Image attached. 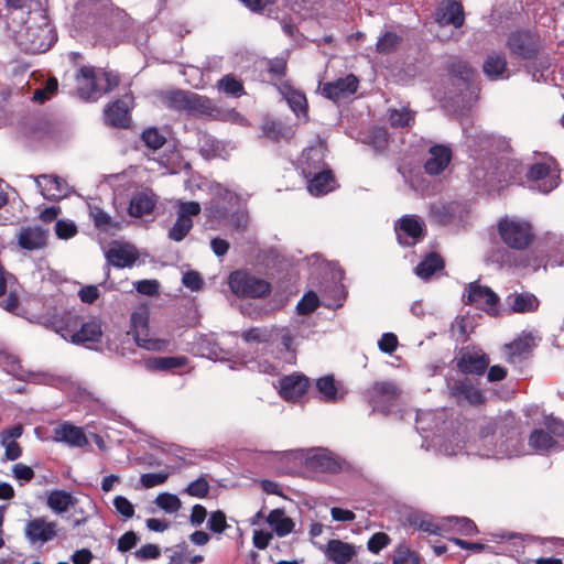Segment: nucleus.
Returning <instances> with one entry per match:
<instances>
[{"label":"nucleus","mask_w":564,"mask_h":564,"mask_svg":"<svg viewBox=\"0 0 564 564\" xmlns=\"http://www.w3.org/2000/svg\"><path fill=\"white\" fill-rule=\"evenodd\" d=\"M520 421L512 413L479 423L478 455L487 458H506L522 454Z\"/></svg>","instance_id":"nucleus-1"},{"label":"nucleus","mask_w":564,"mask_h":564,"mask_svg":"<svg viewBox=\"0 0 564 564\" xmlns=\"http://www.w3.org/2000/svg\"><path fill=\"white\" fill-rule=\"evenodd\" d=\"M75 79L77 94L85 100H97L119 84L116 74L94 66H82Z\"/></svg>","instance_id":"nucleus-2"},{"label":"nucleus","mask_w":564,"mask_h":564,"mask_svg":"<svg viewBox=\"0 0 564 564\" xmlns=\"http://www.w3.org/2000/svg\"><path fill=\"white\" fill-rule=\"evenodd\" d=\"M76 317L70 313L65 314L62 317L54 316L46 318L43 324L46 327H51L57 334H61L63 338L70 339L74 344L85 343H97L102 336L101 322L93 317L88 322L84 323L79 330L73 332L69 328V323L75 322Z\"/></svg>","instance_id":"nucleus-3"},{"label":"nucleus","mask_w":564,"mask_h":564,"mask_svg":"<svg viewBox=\"0 0 564 564\" xmlns=\"http://www.w3.org/2000/svg\"><path fill=\"white\" fill-rule=\"evenodd\" d=\"M283 458L304 459L307 470L315 473L337 474L347 463L325 448L311 449L304 455L303 451H289L281 454Z\"/></svg>","instance_id":"nucleus-4"},{"label":"nucleus","mask_w":564,"mask_h":564,"mask_svg":"<svg viewBox=\"0 0 564 564\" xmlns=\"http://www.w3.org/2000/svg\"><path fill=\"white\" fill-rule=\"evenodd\" d=\"M150 313L145 306L138 307L130 316V333L135 344L147 350L170 351L172 341L165 338H155L149 335Z\"/></svg>","instance_id":"nucleus-5"},{"label":"nucleus","mask_w":564,"mask_h":564,"mask_svg":"<svg viewBox=\"0 0 564 564\" xmlns=\"http://www.w3.org/2000/svg\"><path fill=\"white\" fill-rule=\"evenodd\" d=\"M498 232L501 240L511 249H527L534 237L530 223L517 218L505 217L498 223Z\"/></svg>","instance_id":"nucleus-6"},{"label":"nucleus","mask_w":564,"mask_h":564,"mask_svg":"<svg viewBox=\"0 0 564 564\" xmlns=\"http://www.w3.org/2000/svg\"><path fill=\"white\" fill-rule=\"evenodd\" d=\"M228 284L231 292L238 297H263L271 291L267 281L243 270L232 272L229 275Z\"/></svg>","instance_id":"nucleus-7"},{"label":"nucleus","mask_w":564,"mask_h":564,"mask_svg":"<svg viewBox=\"0 0 564 564\" xmlns=\"http://www.w3.org/2000/svg\"><path fill=\"white\" fill-rule=\"evenodd\" d=\"M54 41V35L50 24L29 25L20 34V44L28 53L37 54L50 50Z\"/></svg>","instance_id":"nucleus-8"},{"label":"nucleus","mask_w":564,"mask_h":564,"mask_svg":"<svg viewBox=\"0 0 564 564\" xmlns=\"http://www.w3.org/2000/svg\"><path fill=\"white\" fill-rule=\"evenodd\" d=\"M57 533V523L45 517L33 518L24 525V538L31 545H44L54 540Z\"/></svg>","instance_id":"nucleus-9"},{"label":"nucleus","mask_w":564,"mask_h":564,"mask_svg":"<svg viewBox=\"0 0 564 564\" xmlns=\"http://www.w3.org/2000/svg\"><path fill=\"white\" fill-rule=\"evenodd\" d=\"M399 397V389L390 381L376 382L368 391L369 403L373 411L387 414Z\"/></svg>","instance_id":"nucleus-10"},{"label":"nucleus","mask_w":564,"mask_h":564,"mask_svg":"<svg viewBox=\"0 0 564 564\" xmlns=\"http://www.w3.org/2000/svg\"><path fill=\"white\" fill-rule=\"evenodd\" d=\"M555 161L549 158L545 162L532 164L525 172L529 181L540 182L538 188L540 192L547 194L558 185V176L553 174L555 170Z\"/></svg>","instance_id":"nucleus-11"},{"label":"nucleus","mask_w":564,"mask_h":564,"mask_svg":"<svg viewBox=\"0 0 564 564\" xmlns=\"http://www.w3.org/2000/svg\"><path fill=\"white\" fill-rule=\"evenodd\" d=\"M507 46L513 55L524 59L533 58L540 47V39L530 31H517L509 35Z\"/></svg>","instance_id":"nucleus-12"},{"label":"nucleus","mask_w":564,"mask_h":564,"mask_svg":"<svg viewBox=\"0 0 564 564\" xmlns=\"http://www.w3.org/2000/svg\"><path fill=\"white\" fill-rule=\"evenodd\" d=\"M447 387L458 404L468 403L477 406L485 402L482 391L469 378L451 380L447 382Z\"/></svg>","instance_id":"nucleus-13"},{"label":"nucleus","mask_w":564,"mask_h":564,"mask_svg":"<svg viewBox=\"0 0 564 564\" xmlns=\"http://www.w3.org/2000/svg\"><path fill=\"white\" fill-rule=\"evenodd\" d=\"M534 347V337L530 333H522L503 346L506 360L511 365H521L531 356Z\"/></svg>","instance_id":"nucleus-14"},{"label":"nucleus","mask_w":564,"mask_h":564,"mask_svg":"<svg viewBox=\"0 0 564 564\" xmlns=\"http://www.w3.org/2000/svg\"><path fill=\"white\" fill-rule=\"evenodd\" d=\"M399 241L403 245H415L424 235V224L415 216L405 215L395 228Z\"/></svg>","instance_id":"nucleus-15"},{"label":"nucleus","mask_w":564,"mask_h":564,"mask_svg":"<svg viewBox=\"0 0 564 564\" xmlns=\"http://www.w3.org/2000/svg\"><path fill=\"white\" fill-rule=\"evenodd\" d=\"M435 22L440 26L453 25L459 29L465 22L462 4L453 0L442 1L435 11Z\"/></svg>","instance_id":"nucleus-16"},{"label":"nucleus","mask_w":564,"mask_h":564,"mask_svg":"<svg viewBox=\"0 0 564 564\" xmlns=\"http://www.w3.org/2000/svg\"><path fill=\"white\" fill-rule=\"evenodd\" d=\"M358 78L350 74L344 78H338L334 82L324 84L322 89L326 98L333 101H339L355 94L358 88Z\"/></svg>","instance_id":"nucleus-17"},{"label":"nucleus","mask_w":564,"mask_h":564,"mask_svg":"<svg viewBox=\"0 0 564 564\" xmlns=\"http://www.w3.org/2000/svg\"><path fill=\"white\" fill-rule=\"evenodd\" d=\"M54 442L64 443L70 447H84L88 444V438L82 427L69 422H63L53 430Z\"/></svg>","instance_id":"nucleus-18"},{"label":"nucleus","mask_w":564,"mask_h":564,"mask_svg":"<svg viewBox=\"0 0 564 564\" xmlns=\"http://www.w3.org/2000/svg\"><path fill=\"white\" fill-rule=\"evenodd\" d=\"M47 230L40 226L22 227L17 234V242L24 250H40L46 246Z\"/></svg>","instance_id":"nucleus-19"},{"label":"nucleus","mask_w":564,"mask_h":564,"mask_svg":"<svg viewBox=\"0 0 564 564\" xmlns=\"http://www.w3.org/2000/svg\"><path fill=\"white\" fill-rule=\"evenodd\" d=\"M138 258L135 248L128 243H113L106 252L107 262L116 268H130Z\"/></svg>","instance_id":"nucleus-20"},{"label":"nucleus","mask_w":564,"mask_h":564,"mask_svg":"<svg viewBox=\"0 0 564 564\" xmlns=\"http://www.w3.org/2000/svg\"><path fill=\"white\" fill-rule=\"evenodd\" d=\"M452 160V150L444 144H436L430 148L429 158L424 163V170L430 175L441 174Z\"/></svg>","instance_id":"nucleus-21"},{"label":"nucleus","mask_w":564,"mask_h":564,"mask_svg":"<svg viewBox=\"0 0 564 564\" xmlns=\"http://www.w3.org/2000/svg\"><path fill=\"white\" fill-rule=\"evenodd\" d=\"M35 182L41 189V194L50 200L61 199L68 192L67 183L56 175H40L35 177Z\"/></svg>","instance_id":"nucleus-22"},{"label":"nucleus","mask_w":564,"mask_h":564,"mask_svg":"<svg viewBox=\"0 0 564 564\" xmlns=\"http://www.w3.org/2000/svg\"><path fill=\"white\" fill-rule=\"evenodd\" d=\"M300 167L304 177L326 171L322 147L305 149L300 159Z\"/></svg>","instance_id":"nucleus-23"},{"label":"nucleus","mask_w":564,"mask_h":564,"mask_svg":"<svg viewBox=\"0 0 564 564\" xmlns=\"http://www.w3.org/2000/svg\"><path fill=\"white\" fill-rule=\"evenodd\" d=\"M319 549L335 564H347L356 555V549L352 544L337 539L329 540L325 546Z\"/></svg>","instance_id":"nucleus-24"},{"label":"nucleus","mask_w":564,"mask_h":564,"mask_svg":"<svg viewBox=\"0 0 564 564\" xmlns=\"http://www.w3.org/2000/svg\"><path fill=\"white\" fill-rule=\"evenodd\" d=\"M499 299L497 294L488 286L478 283H470L467 292V303L481 310L494 308Z\"/></svg>","instance_id":"nucleus-25"},{"label":"nucleus","mask_w":564,"mask_h":564,"mask_svg":"<svg viewBox=\"0 0 564 564\" xmlns=\"http://www.w3.org/2000/svg\"><path fill=\"white\" fill-rule=\"evenodd\" d=\"M308 387V379L299 373L285 376L280 380V394L288 401L301 398Z\"/></svg>","instance_id":"nucleus-26"},{"label":"nucleus","mask_w":564,"mask_h":564,"mask_svg":"<svg viewBox=\"0 0 564 564\" xmlns=\"http://www.w3.org/2000/svg\"><path fill=\"white\" fill-rule=\"evenodd\" d=\"M489 357L481 351H467L457 361L463 373L482 375L489 366Z\"/></svg>","instance_id":"nucleus-27"},{"label":"nucleus","mask_w":564,"mask_h":564,"mask_svg":"<svg viewBox=\"0 0 564 564\" xmlns=\"http://www.w3.org/2000/svg\"><path fill=\"white\" fill-rule=\"evenodd\" d=\"M506 304L514 313H532L538 311L540 301L530 292H514L506 297Z\"/></svg>","instance_id":"nucleus-28"},{"label":"nucleus","mask_w":564,"mask_h":564,"mask_svg":"<svg viewBox=\"0 0 564 564\" xmlns=\"http://www.w3.org/2000/svg\"><path fill=\"white\" fill-rule=\"evenodd\" d=\"M217 105L208 97L191 93L186 113L198 117L214 119Z\"/></svg>","instance_id":"nucleus-29"},{"label":"nucleus","mask_w":564,"mask_h":564,"mask_svg":"<svg viewBox=\"0 0 564 564\" xmlns=\"http://www.w3.org/2000/svg\"><path fill=\"white\" fill-rule=\"evenodd\" d=\"M129 119V107L124 100H116L105 109V121L109 126L126 128Z\"/></svg>","instance_id":"nucleus-30"},{"label":"nucleus","mask_w":564,"mask_h":564,"mask_svg":"<svg viewBox=\"0 0 564 564\" xmlns=\"http://www.w3.org/2000/svg\"><path fill=\"white\" fill-rule=\"evenodd\" d=\"M76 502L77 499L65 490H52L46 498V506L56 514L67 512Z\"/></svg>","instance_id":"nucleus-31"},{"label":"nucleus","mask_w":564,"mask_h":564,"mask_svg":"<svg viewBox=\"0 0 564 564\" xmlns=\"http://www.w3.org/2000/svg\"><path fill=\"white\" fill-rule=\"evenodd\" d=\"M443 269V258L436 252H431L415 267L414 272L420 279L427 281Z\"/></svg>","instance_id":"nucleus-32"},{"label":"nucleus","mask_w":564,"mask_h":564,"mask_svg":"<svg viewBox=\"0 0 564 564\" xmlns=\"http://www.w3.org/2000/svg\"><path fill=\"white\" fill-rule=\"evenodd\" d=\"M305 178L307 182V189L313 195H323L333 188L334 176L330 170L319 172Z\"/></svg>","instance_id":"nucleus-33"},{"label":"nucleus","mask_w":564,"mask_h":564,"mask_svg":"<svg viewBox=\"0 0 564 564\" xmlns=\"http://www.w3.org/2000/svg\"><path fill=\"white\" fill-rule=\"evenodd\" d=\"M89 216L93 219L96 228L100 231L112 232L118 230L119 224L112 220V218L98 205L89 204Z\"/></svg>","instance_id":"nucleus-34"},{"label":"nucleus","mask_w":564,"mask_h":564,"mask_svg":"<svg viewBox=\"0 0 564 564\" xmlns=\"http://www.w3.org/2000/svg\"><path fill=\"white\" fill-rule=\"evenodd\" d=\"M485 75L495 80L500 78L507 70V61L505 55L499 53H491L487 56L482 65Z\"/></svg>","instance_id":"nucleus-35"},{"label":"nucleus","mask_w":564,"mask_h":564,"mask_svg":"<svg viewBox=\"0 0 564 564\" xmlns=\"http://www.w3.org/2000/svg\"><path fill=\"white\" fill-rule=\"evenodd\" d=\"M267 521L279 536H284L291 533L294 527L293 521L285 517L284 512L280 509L272 510L269 513Z\"/></svg>","instance_id":"nucleus-36"},{"label":"nucleus","mask_w":564,"mask_h":564,"mask_svg":"<svg viewBox=\"0 0 564 564\" xmlns=\"http://www.w3.org/2000/svg\"><path fill=\"white\" fill-rule=\"evenodd\" d=\"M191 93L181 89L170 90L162 96V101L169 109L186 112Z\"/></svg>","instance_id":"nucleus-37"},{"label":"nucleus","mask_w":564,"mask_h":564,"mask_svg":"<svg viewBox=\"0 0 564 564\" xmlns=\"http://www.w3.org/2000/svg\"><path fill=\"white\" fill-rule=\"evenodd\" d=\"M187 362L186 357H155L149 358L145 366L149 370H171L185 366Z\"/></svg>","instance_id":"nucleus-38"},{"label":"nucleus","mask_w":564,"mask_h":564,"mask_svg":"<svg viewBox=\"0 0 564 564\" xmlns=\"http://www.w3.org/2000/svg\"><path fill=\"white\" fill-rule=\"evenodd\" d=\"M430 215L434 223L440 225L449 224L455 216V205L454 204H445L442 202L434 203L431 205Z\"/></svg>","instance_id":"nucleus-39"},{"label":"nucleus","mask_w":564,"mask_h":564,"mask_svg":"<svg viewBox=\"0 0 564 564\" xmlns=\"http://www.w3.org/2000/svg\"><path fill=\"white\" fill-rule=\"evenodd\" d=\"M402 41V36L395 32H384L377 41L376 51L382 55L391 54L399 48Z\"/></svg>","instance_id":"nucleus-40"},{"label":"nucleus","mask_w":564,"mask_h":564,"mask_svg":"<svg viewBox=\"0 0 564 564\" xmlns=\"http://www.w3.org/2000/svg\"><path fill=\"white\" fill-rule=\"evenodd\" d=\"M153 200L143 193L137 194L130 200L129 214L133 217H142L152 212Z\"/></svg>","instance_id":"nucleus-41"},{"label":"nucleus","mask_w":564,"mask_h":564,"mask_svg":"<svg viewBox=\"0 0 564 564\" xmlns=\"http://www.w3.org/2000/svg\"><path fill=\"white\" fill-rule=\"evenodd\" d=\"M262 131L268 139L276 142L280 140H290L293 135V131L290 127H285L275 121L265 122L262 127Z\"/></svg>","instance_id":"nucleus-42"},{"label":"nucleus","mask_w":564,"mask_h":564,"mask_svg":"<svg viewBox=\"0 0 564 564\" xmlns=\"http://www.w3.org/2000/svg\"><path fill=\"white\" fill-rule=\"evenodd\" d=\"M529 445L534 451H549L555 447V441L547 431L542 429L534 430L529 437Z\"/></svg>","instance_id":"nucleus-43"},{"label":"nucleus","mask_w":564,"mask_h":564,"mask_svg":"<svg viewBox=\"0 0 564 564\" xmlns=\"http://www.w3.org/2000/svg\"><path fill=\"white\" fill-rule=\"evenodd\" d=\"M365 143L371 145L377 152H383L389 144V135L383 128H373L365 137Z\"/></svg>","instance_id":"nucleus-44"},{"label":"nucleus","mask_w":564,"mask_h":564,"mask_svg":"<svg viewBox=\"0 0 564 564\" xmlns=\"http://www.w3.org/2000/svg\"><path fill=\"white\" fill-rule=\"evenodd\" d=\"M275 329L268 327H253L243 330L241 337L246 343H269L274 336Z\"/></svg>","instance_id":"nucleus-45"},{"label":"nucleus","mask_w":564,"mask_h":564,"mask_svg":"<svg viewBox=\"0 0 564 564\" xmlns=\"http://www.w3.org/2000/svg\"><path fill=\"white\" fill-rule=\"evenodd\" d=\"M317 391L324 401L333 402L337 400L338 391L333 376H325L316 381Z\"/></svg>","instance_id":"nucleus-46"},{"label":"nucleus","mask_w":564,"mask_h":564,"mask_svg":"<svg viewBox=\"0 0 564 564\" xmlns=\"http://www.w3.org/2000/svg\"><path fill=\"white\" fill-rule=\"evenodd\" d=\"M285 98L289 106L299 118H307V100L303 93L297 90H289Z\"/></svg>","instance_id":"nucleus-47"},{"label":"nucleus","mask_w":564,"mask_h":564,"mask_svg":"<svg viewBox=\"0 0 564 564\" xmlns=\"http://www.w3.org/2000/svg\"><path fill=\"white\" fill-rule=\"evenodd\" d=\"M219 90L234 97H240L245 94L243 85L232 75H225L217 83Z\"/></svg>","instance_id":"nucleus-48"},{"label":"nucleus","mask_w":564,"mask_h":564,"mask_svg":"<svg viewBox=\"0 0 564 564\" xmlns=\"http://www.w3.org/2000/svg\"><path fill=\"white\" fill-rule=\"evenodd\" d=\"M544 426L547 432L553 436L555 446H564V423L555 417L547 416L544 420Z\"/></svg>","instance_id":"nucleus-49"},{"label":"nucleus","mask_w":564,"mask_h":564,"mask_svg":"<svg viewBox=\"0 0 564 564\" xmlns=\"http://www.w3.org/2000/svg\"><path fill=\"white\" fill-rule=\"evenodd\" d=\"M193 228L192 219H183L177 216L175 224L169 231V238L174 241H182Z\"/></svg>","instance_id":"nucleus-50"},{"label":"nucleus","mask_w":564,"mask_h":564,"mask_svg":"<svg viewBox=\"0 0 564 564\" xmlns=\"http://www.w3.org/2000/svg\"><path fill=\"white\" fill-rule=\"evenodd\" d=\"M213 120L227 121V122L237 123V124H241V126L247 123L246 118L241 113H239L236 109L221 108L219 106L216 107V111H215Z\"/></svg>","instance_id":"nucleus-51"},{"label":"nucleus","mask_w":564,"mask_h":564,"mask_svg":"<svg viewBox=\"0 0 564 564\" xmlns=\"http://www.w3.org/2000/svg\"><path fill=\"white\" fill-rule=\"evenodd\" d=\"M207 217L212 220L224 221L228 218L229 209L226 203L212 199L205 208Z\"/></svg>","instance_id":"nucleus-52"},{"label":"nucleus","mask_w":564,"mask_h":564,"mask_svg":"<svg viewBox=\"0 0 564 564\" xmlns=\"http://www.w3.org/2000/svg\"><path fill=\"white\" fill-rule=\"evenodd\" d=\"M449 72L453 76L462 79L464 83L473 80L476 72L464 61L453 62L449 66Z\"/></svg>","instance_id":"nucleus-53"},{"label":"nucleus","mask_w":564,"mask_h":564,"mask_svg":"<svg viewBox=\"0 0 564 564\" xmlns=\"http://www.w3.org/2000/svg\"><path fill=\"white\" fill-rule=\"evenodd\" d=\"M389 120L393 127L404 128L410 126L414 117L408 108L392 109L390 110Z\"/></svg>","instance_id":"nucleus-54"},{"label":"nucleus","mask_w":564,"mask_h":564,"mask_svg":"<svg viewBox=\"0 0 564 564\" xmlns=\"http://www.w3.org/2000/svg\"><path fill=\"white\" fill-rule=\"evenodd\" d=\"M155 503L169 513L176 512L181 508V500L178 497L169 492L160 494L155 499Z\"/></svg>","instance_id":"nucleus-55"},{"label":"nucleus","mask_w":564,"mask_h":564,"mask_svg":"<svg viewBox=\"0 0 564 564\" xmlns=\"http://www.w3.org/2000/svg\"><path fill=\"white\" fill-rule=\"evenodd\" d=\"M184 492L191 497L205 498L209 492V484L205 477H199L189 482Z\"/></svg>","instance_id":"nucleus-56"},{"label":"nucleus","mask_w":564,"mask_h":564,"mask_svg":"<svg viewBox=\"0 0 564 564\" xmlns=\"http://www.w3.org/2000/svg\"><path fill=\"white\" fill-rule=\"evenodd\" d=\"M142 141L147 147L158 150L165 143V138L163 134L159 132L155 128H149L144 130L141 134Z\"/></svg>","instance_id":"nucleus-57"},{"label":"nucleus","mask_w":564,"mask_h":564,"mask_svg":"<svg viewBox=\"0 0 564 564\" xmlns=\"http://www.w3.org/2000/svg\"><path fill=\"white\" fill-rule=\"evenodd\" d=\"M393 564H419V558L406 545L401 544L394 552Z\"/></svg>","instance_id":"nucleus-58"},{"label":"nucleus","mask_w":564,"mask_h":564,"mask_svg":"<svg viewBox=\"0 0 564 564\" xmlns=\"http://www.w3.org/2000/svg\"><path fill=\"white\" fill-rule=\"evenodd\" d=\"M319 300L313 292L306 293L296 305L299 314L306 315L314 312L318 306Z\"/></svg>","instance_id":"nucleus-59"},{"label":"nucleus","mask_w":564,"mask_h":564,"mask_svg":"<svg viewBox=\"0 0 564 564\" xmlns=\"http://www.w3.org/2000/svg\"><path fill=\"white\" fill-rule=\"evenodd\" d=\"M207 527L214 533H223L228 528L226 514L220 510L213 512L208 519Z\"/></svg>","instance_id":"nucleus-60"},{"label":"nucleus","mask_w":564,"mask_h":564,"mask_svg":"<svg viewBox=\"0 0 564 564\" xmlns=\"http://www.w3.org/2000/svg\"><path fill=\"white\" fill-rule=\"evenodd\" d=\"M169 478V473H148L140 477V482L144 488H153L164 484Z\"/></svg>","instance_id":"nucleus-61"},{"label":"nucleus","mask_w":564,"mask_h":564,"mask_svg":"<svg viewBox=\"0 0 564 564\" xmlns=\"http://www.w3.org/2000/svg\"><path fill=\"white\" fill-rule=\"evenodd\" d=\"M228 225L234 227L237 230H245L249 223L248 213L242 209H238L231 214L228 215V218L226 219Z\"/></svg>","instance_id":"nucleus-62"},{"label":"nucleus","mask_w":564,"mask_h":564,"mask_svg":"<svg viewBox=\"0 0 564 564\" xmlns=\"http://www.w3.org/2000/svg\"><path fill=\"white\" fill-rule=\"evenodd\" d=\"M390 543V538L383 532L375 533L368 541L367 546L371 553L378 554Z\"/></svg>","instance_id":"nucleus-63"},{"label":"nucleus","mask_w":564,"mask_h":564,"mask_svg":"<svg viewBox=\"0 0 564 564\" xmlns=\"http://www.w3.org/2000/svg\"><path fill=\"white\" fill-rule=\"evenodd\" d=\"M213 199L234 206L238 202V196L228 188L216 185L213 189Z\"/></svg>","instance_id":"nucleus-64"}]
</instances>
